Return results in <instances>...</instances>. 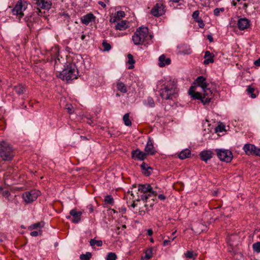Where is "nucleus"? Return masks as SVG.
Segmentation results:
<instances>
[{
    "mask_svg": "<svg viewBox=\"0 0 260 260\" xmlns=\"http://www.w3.org/2000/svg\"><path fill=\"white\" fill-rule=\"evenodd\" d=\"M178 93L176 82L174 80L166 81L159 90V95L165 100L175 98Z\"/></svg>",
    "mask_w": 260,
    "mask_h": 260,
    "instance_id": "obj_1",
    "label": "nucleus"
},
{
    "mask_svg": "<svg viewBox=\"0 0 260 260\" xmlns=\"http://www.w3.org/2000/svg\"><path fill=\"white\" fill-rule=\"evenodd\" d=\"M78 72L74 63H69L64 66V69L61 72L58 77L62 80L68 81L77 78Z\"/></svg>",
    "mask_w": 260,
    "mask_h": 260,
    "instance_id": "obj_2",
    "label": "nucleus"
},
{
    "mask_svg": "<svg viewBox=\"0 0 260 260\" xmlns=\"http://www.w3.org/2000/svg\"><path fill=\"white\" fill-rule=\"evenodd\" d=\"M206 80V79L205 77L201 76L198 77L194 81V84L201 87L203 89V91L204 92V98H206V100L203 101L204 105L208 104L211 102L213 94L210 88L208 87L209 83H207Z\"/></svg>",
    "mask_w": 260,
    "mask_h": 260,
    "instance_id": "obj_3",
    "label": "nucleus"
},
{
    "mask_svg": "<svg viewBox=\"0 0 260 260\" xmlns=\"http://www.w3.org/2000/svg\"><path fill=\"white\" fill-rule=\"evenodd\" d=\"M14 156L12 146L5 141L0 143V158L4 161H10Z\"/></svg>",
    "mask_w": 260,
    "mask_h": 260,
    "instance_id": "obj_4",
    "label": "nucleus"
},
{
    "mask_svg": "<svg viewBox=\"0 0 260 260\" xmlns=\"http://www.w3.org/2000/svg\"><path fill=\"white\" fill-rule=\"evenodd\" d=\"M138 191L143 193L141 196V200L150 199L151 198L153 200L156 198L157 196V192L153 190L152 187L149 184H139Z\"/></svg>",
    "mask_w": 260,
    "mask_h": 260,
    "instance_id": "obj_5",
    "label": "nucleus"
},
{
    "mask_svg": "<svg viewBox=\"0 0 260 260\" xmlns=\"http://www.w3.org/2000/svg\"><path fill=\"white\" fill-rule=\"evenodd\" d=\"M148 34V29L146 27H139L133 36V41L136 45L142 44L145 41Z\"/></svg>",
    "mask_w": 260,
    "mask_h": 260,
    "instance_id": "obj_6",
    "label": "nucleus"
},
{
    "mask_svg": "<svg viewBox=\"0 0 260 260\" xmlns=\"http://www.w3.org/2000/svg\"><path fill=\"white\" fill-rule=\"evenodd\" d=\"M40 193L38 190H31L30 191L24 192L22 194V198L26 204H30L35 201Z\"/></svg>",
    "mask_w": 260,
    "mask_h": 260,
    "instance_id": "obj_7",
    "label": "nucleus"
},
{
    "mask_svg": "<svg viewBox=\"0 0 260 260\" xmlns=\"http://www.w3.org/2000/svg\"><path fill=\"white\" fill-rule=\"evenodd\" d=\"M32 3L39 7L36 13L39 16L42 15V12L39 8L49 10L52 6V2L50 0H32Z\"/></svg>",
    "mask_w": 260,
    "mask_h": 260,
    "instance_id": "obj_8",
    "label": "nucleus"
},
{
    "mask_svg": "<svg viewBox=\"0 0 260 260\" xmlns=\"http://www.w3.org/2000/svg\"><path fill=\"white\" fill-rule=\"evenodd\" d=\"M217 156L221 161L226 162L231 161L233 158L232 152L229 150L216 149Z\"/></svg>",
    "mask_w": 260,
    "mask_h": 260,
    "instance_id": "obj_9",
    "label": "nucleus"
},
{
    "mask_svg": "<svg viewBox=\"0 0 260 260\" xmlns=\"http://www.w3.org/2000/svg\"><path fill=\"white\" fill-rule=\"evenodd\" d=\"M26 2L21 0L18 1L12 10L13 14L19 16V18H21L24 15L23 12L26 9Z\"/></svg>",
    "mask_w": 260,
    "mask_h": 260,
    "instance_id": "obj_10",
    "label": "nucleus"
},
{
    "mask_svg": "<svg viewBox=\"0 0 260 260\" xmlns=\"http://www.w3.org/2000/svg\"><path fill=\"white\" fill-rule=\"evenodd\" d=\"M165 6L161 3H156L151 10V14L156 17L165 13Z\"/></svg>",
    "mask_w": 260,
    "mask_h": 260,
    "instance_id": "obj_11",
    "label": "nucleus"
},
{
    "mask_svg": "<svg viewBox=\"0 0 260 260\" xmlns=\"http://www.w3.org/2000/svg\"><path fill=\"white\" fill-rule=\"evenodd\" d=\"M258 148L256 147L254 145L251 144H246L244 146L243 149L247 155H256Z\"/></svg>",
    "mask_w": 260,
    "mask_h": 260,
    "instance_id": "obj_12",
    "label": "nucleus"
},
{
    "mask_svg": "<svg viewBox=\"0 0 260 260\" xmlns=\"http://www.w3.org/2000/svg\"><path fill=\"white\" fill-rule=\"evenodd\" d=\"M132 157L133 159L143 160L147 157V154L139 149L133 150L132 152Z\"/></svg>",
    "mask_w": 260,
    "mask_h": 260,
    "instance_id": "obj_13",
    "label": "nucleus"
},
{
    "mask_svg": "<svg viewBox=\"0 0 260 260\" xmlns=\"http://www.w3.org/2000/svg\"><path fill=\"white\" fill-rule=\"evenodd\" d=\"M237 25L240 30H244L250 26V21L246 18H240L238 20Z\"/></svg>",
    "mask_w": 260,
    "mask_h": 260,
    "instance_id": "obj_14",
    "label": "nucleus"
},
{
    "mask_svg": "<svg viewBox=\"0 0 260 260\" xmlns=\"http://www.w3.org/2000/svg\"><path fill=\"white\" fill-rule=\"evenodd\" d=\"M70 214L73 216L72 221L73 223H77L81 220L82 214L81 211H77L76 209H72L70 211Z\"/></svg>",
    "mask_w": 260,
    "mask_h": 260,
    "instance_id": "obj_15",
    "label": "nucleus"
},
{
    "mask_svg": "<svg viewBox=\"0 0 260 260\" xmlns=\"http://www.w3.org/2000/svg\"><path fill=\"white\" fill-rule=\"evenodd\" d=\"M239 238L237 235H232L226 238L227 242L232 248L237 245V241Z\"/></svg>",
    "mask_w": 260,
    "mask_h": 260,
    "instance_id": "obj_16",
    "label": "nucleus"
},
{
    "mask_svg": "<svg viewBox=\"0 0 260 260\" xmlns=\"http://www.w3.org/2000/svg\"><path fill=\"white\" fill-rule=\"evenodd\" d=\"M145 151L147 154L153 155L155 154V150L154 149L153 141L150 138L149 139L146 146L145 148Z\"/></svg>",
    "mask_w": 260,
    "mask_h": 260,
    "instance_id": "obj_17",
    "label": "nucleus"
},
{
    "mask_svg": "<svg viewBox=\"0 0 260 260\" xmlns=\"http://www.w3.org/2000/svg\"><path fill=\"white\" fill-rule=\"evenodd\" d=\"M214 55L212 53L209 51H206L204 57L205 58L204 64L207 65L210 63H213L214 61Z\"/></svg>",
    "mask_w": 260,
    "mask_h": 260,
    "instance_id": "obj_18",
    "label": "nucleus"
},
{
    "mask_svg": "<svg viewBox=\"0 0 260 260\" xmlns=\"http://www.w3.org/2000/svg\"><path fill=\"white\" fill-rule=\"evenodd\" d=\"M213 153L210 150H204L202 151L200 154L201 159L204 161H207L208 160L210 159L212 157Z\"/></svg>",
    "mask_w": 260,
    "mask_h": 260,
    "instance_id": "obj_19",
    "label": "nucleus"
},
{
    "mask_svg": "<svg viewBox=\"0 0 260 260\" xmlns=\"http://www.w3.org/2000/svg\"><path fill=\"white\" fill-rule=\"evenodd\" d=\"M158 60V65L160 67H164L166 65H169L171 63V59L169 58H166L165 55L160 56Z\"/></svg>",
    "mask_w": 260,
    "mask_h": 260,
    "instance_id": "obj_20",
    "label": "nucleus"
},
{
    "mask_svg": "<svg viewBox=\"0 0 260 260\" xmlns=\"http://www.w3.org/2000/svg\"><path fill=\"white\" fill-rule=\"evenodd\" d=\"M94 16L92 13H89L81 18L82 23L87 25L94 19Z\"/></svg>",
    "mask_w": 260,
    "mask_h": 260,
    "instance_id": "obj_21",
    "label": "nucleus"
},
{
    "mask_svg": "<svg viewBox=\"0 0 260 260\" xmlns=\"http://www.w3.org/2000/svg\"><path fill=\"white\" fill-rule=\"evenodd\" d=\"M128 21L126 20H122L120 22L117 23L115 26L117 30H123L126 29L128 27Z\"/></svg>",
    "mask_w": 260,
    "mask_h": 260,
    "instance_id": "obj_22",
    "label": "nucleus"
},
{
    "mask_svg": "<svg viewBox=\"0 0 260 260\" xmlns=\"http://www.w3.org/2000/svg\"><path fill=\"white\" fill-rule=\"evenodd\" d=\"M141 168L143 170V173L145 176H148L150 175L152 168L149 167L147 164L143 162L141 165Z\"/></svg>",
    "mask_w": 260,
    "mask_h": 260,
    "instance_id": "obj_23",
    "label": "nucleus"
},
{
    "mask_svg": "<svg viewBox=\"0 0 260 260\" xmlns=\"http://www.w3.org/2000/svg\"><path fill=\"white\" fill-rule=\"evenodd\" d=\"M190 155V150L188 149H185L180 152L178 154V157L181 159H184L186 158L189 157Z\"/></svg>",
    "mask_w": 260,
    "mask_h": 260,
    "instance_id": "obj_24",
    "label": "nucleus"
},
{
    "mask_svg": "<svg viewBox=\"0 0 260 260\" xmlns=\"http://www.w3.org/2000/svg\"><path fill=\"white\" fill-rule=\"evenodd\" d=\"M14 90L18 95H21L25 91V87L22 84H19L14 87Z\"/></svg>",
    "mask_w": 260,
    "mask_h": 260,
    "instance_id": "obj_25",
    "label": "nucleus"
},
{
    "mask_svg": "<svg viewBox=\"0 0 260 260\" xmlns=\"http://www.w3.org/2000/svg\"><path fill=\"white\" fill-rule=\"evenodd\" d=\"M191 96L194 99L200 100H201L202 103H203V101L206 100V98H204V92H203V94L199 92H195Z\"/></svg>",
    "mask_w": 260,
    "mask_h": 260,
    "instance_id": "obj_26",
    "label": "nucleus"
},
{
    "mask_svg": "<svg viewBox=\"0 0 260 260\" xmlns=\"http://www.w3.org/2000/svg\"><path fill=\"white\" fill-rule=\"evenodd\" d=\"M117 87L118 90L122 93L127 92V88L125 85L122 82H118L117 84Z\"/></svg>",
    "mask_w": 260,
    "mask_h": 260,
    "instance_id": "obj_27",
    "label": "nucleus"
},
{
    "mask_svg": "<svg viewBox=\"0 0 260 260\" xmlns=\"http://www.w3.org/2000/svg\"><path fill=\"white\" fill-rule=\"evenodd\" d=\"M123 120L125 125L131 126L132 125V122L129 119V113H127L125 114L123 117Z\"/></svg>",
    "mask_w": 260,
    "mask_h": 260,
    "instance_id": "obj_28",
    "label": "nucleus"
},
{
    "mask_svg": "<svg viewBox=\"0 0 260 260\" xmlns=\"http://www.w3.org/2000/svg\"><path fill=\"white\" fill-rule=\"evenodd\" d=\"M152 256V249H149L146 250L145 255L142 257L143 260H148Z\"/></svg>",
    "mask_w": 260,
    "mask_h": 260,
    "instance_id": "obj_29",
    "label": "nucleus"
},
{
    "mask_svg": "<svg viewBox=\"0 0 260 260\" xmlns=\"http://www.w3.org/2000/svg\"><path fill=\"white\" fill-rule=\"evenodd\" d=\"M155 199V198H154L153 200H152V198H151L150 199H146L143 200L144 202H145V207L146 208H147L148 207H152L154 205Z\"/></svg>",
    "mask_w": 260,
    "mask_h": 260,
    "instance_id": "obj_30",
    "label": "nucleus"
},
{
    "mask_svg": "<svg viewBox=\"0 0 260 260\" xmlns=\"http://www.w3.org/2000/svg\"><path fill=\"white\" fill-rule=\"evenodd\" d=\"M128 58V63L131 64L129 67V69H132L134 68V64L135 63V61L133 58V56L131 54H128L127 55Z\"/></svg>",
    "mask_w": 260,
    "mask_h": 260,
    "instance_id": "obj_31",
    "label": "nucleus"
},
{
    "mask_svg": "<svg viewBox=\"0 0 260 260\" xmlns=\"http://www.w3.org/2000/svg\"><path fill=\"white\" fill-rule=\"evenodd\" d=\"M90 245L93 247L96 245L99 247H101L103 245V242L102 240H96L95 239H91L89 241Z\"/></svg>",
    "mask_w": 260,
    "mask_h": 260,
    "instance_id": "obj_32",
    "label": "nucleus"
},
{
    "mask_svg": "<svg viewBox=\"0 0 260 260\" xmlns=\"http://www.w3.org/2000/svg\"><path fill=\"white\" fill-rule=\"evenodd\" d=\"M247 91L248 94H250V96L252 99L256 98V94L253 93L254 91V88L252 87L251 85H249L248 86Z\"/></svg>",
    "mask_w": 260,
    "mask_h": 260,
    "instance_id": "obj_33",
    "label": "nucleus"
},
{
    "mask_svg": "<svg viewBox=\"0 0 260 260\" xmlns=\"http://www.w3.org/2000/svg\"><path fill=\"white\" fill-rule=\"evenodd\" d=\"M91 256V253L87 252L85 254H81L80 256V258L81 260H89Z\"/></svg>",
    "mask_w": 260,
    "mask_h": 260,
    "instance_id": "obj_34",
    "label": "nucleus"
},
{
    "mask_svg": "<svg viewBox=\"0 0 260 260\" xmlns=\"http://www.w3.org/2000/svg\"><path fill=\"white\" fill-rule=\"evenodd\" d=\"M252 248L254 252L260 253V242H257L252 244Z\"/></svg>",
    "mask_w": 260,
    "mask_h": 260,
    "instance_id": "obj_35",
    "label": "nucleus"
},
{
    "mask_svg": "<svg viewBox=\"0 0 260 260\" xmlns=\"http://www.w3.org/2000/svg\"><path fill=\"white\" fill-rule=\"evenodd\" d=\"M102 45L104 47V51H108L111 48L110 44L108 43L106 40L103 41Z\"/></svg>",
    "mask_w": 260,
    "mask_h": 260,
    "instance_id": "obj_36",
    "label": "nucleus"
},
{
    "mask_svg": "<svg viewBox=\"0 0 260 260\" xmlns=\"http://www.w3.org/2000/svg\"><path fill=\"white\" fill-rule=\"evenodd\" d=\"M105 202L107 204L112 205L114 203V200L111 195H107L105 198Z\"/></svg>",
    "mask_w": 260,
    "mask_h": 260,
    "instance_id": "obj_37",
    "label": "nucleus"
},
{
    "mask_svg": "<svg viewBox=\"0 0 260 260\" xmlns=\"http://www.w3.org/2000/svg\"><path fill=\"white\" fill-rule=\"evenodd\" d=\"M117 255L114 252H110L108 254L106 260H116Z\"/></svg>",
    "mask_w": 260,
    "mask_h": 260,
    "instance_id": "obj_38",
    "label": "nucleus"
},
{
    "mask_svg": "<svg viewBox=\"0 0 260 260\" xmlns=\"http://www.w3.org/2000/svg\"><path fill=\"white\" fill-rule=\"evenodd\" d=\"M225 9L224 8H216L214 10V15L215 16H219L220 15V12H223L224 11Z\"/></svg>",
    "mask_w": 260,
    "mask_h": 260,
    "instance_id": "obj_39",
    "label": "nucleus"
},
{
    "mask_svg": "<svg viewBox=\"0 0 260 260\" xmlns=\"http://www.w3.org/2000/svg\"><path fill=\"white\" fill-rule=\"evenodd\" d=\"M42 226V225H41L40 222H37V223H34V224L31 225L30 226H29L28 229L29 230H32L34 229H37L38 228H41Z\"/></svg>",
    "mask_w": 260,
    "mask_h": 260,
    "instance_id": "obj_40",
    "label": "nucleus"
},
{
    "mask_svg": "<svg viewBox=\"0 0 260 260\" xmlns=\"http://www.w3.org/2000/svg\"><path fill=\"white\" fill-rule=\"evenodd\" d=\"M195 21L198 23L199 26L200 28H204L205 24H204V23L203 20L201 19V18L196 19L195 20Z\"/></svg>",
    "mask_w": 260,
    "mask_h": 260,
    "instance_id": "obj_41",
    "label": "nucleus"
},
{
    "mask_svg": "<svg viewBox=\"0 0 260 260\" xmlns=\"http://www.w3.org/2000/svg\"><path fill=\"white\" fill-rule=\"evenodd\" d=\"M199 13H200V12L198 10L195 11L193 13L192 17L194 19V20L200 18V17H199Z\"/></svg>",
    "mask_w": 260,
    "mask_h": 260,
    "instance_id": "obj_42",
    "label": "nucleus"
},
{
    "mask_svg": "<svg viewBox=\"0 0 260 260\" xmlns=\"http://www.w3.org/2000/svg\"><path fill=\"white\" fill-rule=\"evenodd\" d=\"M2 194L4 197L8 198L10 195V192L8 190H5L2 192Z\"/></svg>",
    "mask_w": 260,
    "mask_h": 260,
    "instance_id": "obj_43",
    "label": "nucleus"
},
{
    "mask_svg": "<svg viewBox=\"0 0 260 260\" xmlns=\"http://www.w3.org/2000/svg\"><path fill=\"white\" fill-rule=\"evenodd\" d=\"M224 130V125H219L215 128V131L216 132H222Z\"/></svg>",
    "mask_w": 260,
    "mask_h": 260,
    "instance_id": "obj_44",
    "label": "nucleus"
},
{
    "mask_svg": "<svg viewBox=\"0 0 260 260\" xmlns=\"http://www.w3.org/2000/svg\"><path fill=\"white\" fill-rule=\"evenodd\" d=\"M186 257L188 258H194L193 253L192 251H188L185 254Z\"/></svg>",
    "mask_w": 260,
    "mask_h": 260,
    "instance_id": "obj_45",
    "label": "nucleus"
},
{
    "mask_svg": "<svg viewBox=\"0 0 260 260\" xmlns=\"http://www.w3.org/2000/svg\"><path fill=\"white\" fill-rule=\"evenodd\" d=\"M116 15L117 16L118 18L119 19L124 17L125 16V13L123 11H119L117 12Z\"/></svg>",
    "mask_w": 260,
    "mask_h": 260,
    "instance_id": "obj_46",
    "label": "nucleus"
},
{
    "mask_svg": "<svg viewBox=\"0 0 260 260\" xmlns=\"http://www.w3.org/2000/svg\"><path fill=\"white\" fill-rule=\"evenodd\" d=\"M119 19L118 18L117 16L115 15L113 17H111L110 22L111 23H114L116 22Z\"/></svg>",
    "mask_w": 260,
    "mask_h": 260,
    "instance_id": "obj_47",
    "label": "nucleus"
},
{
    "mask_svg": "<svg viewBox=\"0 0 260 260\" xmlns=\"http://www.w3.org/2000/svg\"><path fill=\"white\" fill-rule=\"evenodd\" d=\"M194 88V86H191L189 89L188 93L191 96L195 92Z\"/></svg>",
    "mask_w": 260,
    "mask_h": 260,
    "instance_id": "obj_48",
    "label": "nucleus"
},
{
    "mask_svg": "<svg viewBox=\"0 0 260 260\" xmlns=\"http://www.w3.org/2000/svg\"><path fill=\"white\" fill-rule=\"evenodd\" d=\"M66 108L68 110V112H69V113H70V114L73 113V107L71 105L66 107Z\"/></svg>",
    "mask_w": 260,
    "mask_h": 260,
    "instance_id": "obj_49",
    "label": "nucleus"
},
{
    "mask_svg": "<svg viewBox=\"0 0 260 260\" xmlns=\"http://www.w3.org/2000/svg\"><path fill=\"white\" fill-rule=\"evenodd\" d=\"M30 235L32 237H36L39 235V232L37 231H32L30 233Z\"/></svg>",
    "mask_w": 260,
    "mask_h": 260,
    "instance_id": "obj_50",
    "label": "nucleus"
},
{
    "mask_svg": "<svg viewBox=\"0 0 260 260\" xmlns=\"http://www.w3.org/2000/svg\"><path fill=\"white\" fill-rule=\"evenodd\" d=\"M254 64L255 66L259 67L260 66V58L256 60L254 62Z\"/></svg>",
    "mask_w": 260,
    "mask_h": 260,
    "instance_id": "obj_51",
    "label": "nucleus"
},
{
    "mask_svg": "<svg viewBox=\"0 0 260 260\" xmlns=\"http://www.w3.org/2000/svg\"><path fill=\"white\" fill-rule=\"evenodd\" d=\"M170 243V240H165L164 241V243H163V245L164 246H167L168 245H169Z\"/></svg>",
    "mask_w": 260,
    "mask_h": 260,
    "instance_id": "obj_52",
    "label": "nucleus"
},
{
    "mask_svg": "<svg viewBox=\"0 0 260 260\" xmlns=\"http://www.w3.org/2000/svg\"><path fill=\"white\" fill-rule=\"evenodd\" d=\"M158 198L161 200H164L166 198V197L164 194H159L158 196Z\"/></svg>",
    "mask_w": 260,
    "mask_h": 260,
    "instance_id": "obj_53",
    "label": "nucleus"
},
{
    "mask_svg": "<svg viewBox=\"0 0 260 260\" xmlns=\"http://www.w3.org/2000/svg\"><path fill=\"white\" fill-rule=\"evenodd\" d=\"M148 101L150 103V105L151 106V107H153L154 106V103L153 101V100L152 99L150 98V99H148Z\"/></svg>",
    "mask_w": 260,
    "mask_h": 260,
    "instance_id": "obj_54",
    "label": "nucleus"
},
{
    "mask_svg": "<svg viewBox=\"0 0 260 260\" xmlns=\"http://www.w3.org/2000/svg\"><path fill=\"white\" fill-rule=\"evenodd\" d=\"M147 234L148 236H151L153 234V231L151 229H149L147 230Z\"/></svg>",
    "mask_w": 260,
    "mask_h": 260,
    "instance_id": "obj_55",
    "label": "nucleus"
},
{
    "mask_svg": "<svg viewBox=\"0 0 260 260\" xmlns=\"http://www.w3.org/2000/svg\"><path fill=\"white\" fill-rule=\"evenodd\" d=\"M87 207L89 208L90 213L93 211V207L92 205H88Z\"/></svg>",
    "mask_w": 260,
    "mask_h": 260,
    "instance_id": "obj_56",
    "label": "nucleus"
},
{
    "mask_svg": "<svg viewBox=\"0 0 260 260\" xmlns=\"http://www.w3.org/2000/svg\"><path fill=\"white\" fill-rule=\"evenodd\" d=\"M207 39L209 40L210 42H212L213 41V39L211 35H208L207 36Z\"/></svg>",
    "mask_w": 260,
    "mask_h": 260,
    "instance_id": "obj_57",
    "label": "nucleus"
},
{
    "mask_svg": "<svg viewBox=\"0 0 260 260\" xmlns=\"http://www.w3.org/2000/svg\"><path fill=\"white\" fill-rule=\"evenodd\" d=\"M99 4L104 8L106 7V4L103 2H101V1L99 2Z\"/></svg>",
    "mask_w": 260,
    "mask_h": 260,
    "instance_id": "obj_58",
    "label": "nucleus"
},
{
    "mask_svg": "<svg viewBox=\"0 0 260 260\" xmlns=\"http://www.w3.org/2000/svg\"><path fill=\"white\" fill-rule=\"evenodd\" d=\"M218 192V190H215V191H214L213 194L215 196L217 194Z\"/></svg>",
    "mask_w": 260,
    "mask_h": 260,
    "instance_id": "obj_59",
    "label": "nucleus"
},
{
    "mask_svg": "<svg viewBox=\"0 0 260 260\" xmlns=\"http://www.w3.org/2000/svg\"><path fill=\"white\" fill-rule=\"evenodd\" d=\"M256 155L260 156V149H258V150H257Z\"/></svg>",
    "mask_w": 260,
    "mask_h": 260,
    "instance_id": "obj_60",
    "label": "nucleus"
},
{
    "mask_svg": "<svg viewBox=\"0 0 260 260\" xmlns=\"http://www.w3.org/2000/svg\"><path fill=\"white\" fill-rule=\"evenodd\" d=\"M136 206H137V204L135 203V202H133V203L132 205V207L133 208H135Z\"/></svg>",
    "mask_w": 260,
    "mask_h": 260,
    "instance_id": "obj_61",
    "label": "nucleus"
},
{
    "mask_svg": "<svg viewBox=\"0 0 260 260\" xmlns=\"http://www.w3.org/2000/svg\"><path fill=\"white\" fill-rule=\"evenodd\" d=\"M85 36L84 35H82L81 36V39H82V40H83L85 39Z\"/></svg>",
    "mask_w": 260,
    "mask_h": 260,
    "instance_id": "obj_62",
    "label": "nucleus"
},
{
    "mask_svg": "<svg viewBox=\"0 0 260 260\" xmlns=\"http://www.w3.org/2000/svg\"><path fill=\"white\" fill-rule=\"evenodd\" d=\"M171 1L174 3H178L180 1V0H171Z\"/></svg>",
    "mask_w": 260,
    "mask_h": 260,
    "instance_id": "obj_63",
    "label": "nucleus"
},
{
    "mask_svg": "<svg viewBox=\"0 0 260 260\" xmlns=\"http://www.w3.org/2000/svg\"><path fill=\"white\" fill-rule=\"evenodd\" d=\"M150 242H151V243H153V242H154V240H153V238H151V239H150Z\"/></svg>",
    "mask_w": 260,
    "mask_h": 260,
    "instance_id": "obj_64",
    "label": "nucleus"
}]
</instances>
